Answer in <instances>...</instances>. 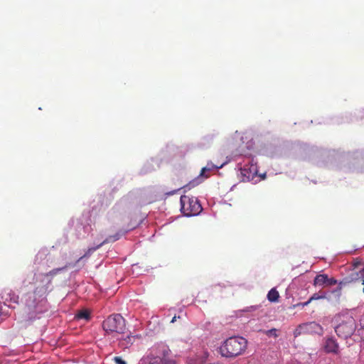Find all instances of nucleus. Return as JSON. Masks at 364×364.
<instances>
[{"label": "nucleus", "instance_id": "f257e3e1", "mask_svg": "<svg viewBox=\"0 0 364 364\" xmlns=\"http://www.w3.org/2000/svg\"><path fill=\"white\" fill-rule=\"evenodd\" d=\"M81 259L73 263L68 258L66 253L51 255L47 249H41L36 254L34 264L50 270L45 274L36 276L33 289L27 292L23 298L25 318L33 321L41 318L48 309L47 295L53 290L52 280L56 277L65 276Z\"/></svg>", "mask_w": 364, "mask_h": 364}, {"label": "nucleus", "instance_id": "f03ea898", "mask_svg": "<svg viewBox=\"0 0 364 364\" xmlns=\"http://www.w3.org/2000/svg\"><path fill=\"white\" fill-rule=\"evenodd\" d=\"M237 136H240L242 144L234 154L235 160L237 161V169L240 172V177L242 181H252L256 183L265 179L266 173L258 174L257 159L254 154V142L252 139L244 141V137L240 133L235 132Z\"/></svg>", "mask_w": 364, "mask_h": 364}, {"label": "nucleus", "instance_id": "7ed1b4c3", "mask_svg": "<svg viewBox=\"0 0 364 364\" xmlns=\"http://www.w3.org/2000/svg\"><path fill=\"white\" fill-rule=\"evenodd\" d=\"M247 340L241 336H232L226 339L220 347L223 357L233 358L242 354L246 349Z\"/></svg>", "mask_w": 364, "mask_h": 364}, {"label": "nucleus", "instance_id": "20e7f679", "mask_svg": "<svg viewBox=\"0 0 364 364\" xmlns=\"http://www.w3.org/2000/svg\"><path fill=\"white\" fill-rule=\"evenodd\" d=\"M170 353L168 346L163 343L153 346L145 355L139 360V364H162L161 355H167Z\"/></svg>", "mask_w": 364, "mask_h": 364}, {"label": "nucleus", "instance_id": "39448f33", "mask_svg": "<svg viewBox=\"0 0 364 364\" xmlns=\"http://www.w3.org/2000/svg\"><path fill=\"white\" fill-rule=\"evenodd\" d=\"M135 228L134 225L126 229V230H120L117 233L112 235H109L106 237L105 239L102 240L103 236L100 235L99 237H97L95 240L97 242V243H94V245L90 247L87 251L85 252V254L80 257V259H83L84 258H88L90 257L92 254H93L96 250H97L99 248H100L102 245L114 242L118 240H119L124 235H125L127 232H128L129 230L134 229Z\"/></svg>", "mask_w": 364, "mask_h": 364}, {"label": "nucleus", "instance_id": "423d86ee", "mask_svg": "<svg viewBox=\"0 0 364 364\" xmlns=\"http://www.w3.org/2000/svg\"><path fill=\"white\" fill-rule=\"evenodd\" d=\"M181 211L186 217L198 215L202 211V206L197 198L181 196L180 198Z\"/></svg>", "mask_w": 364, "mask_h": 364}, {"label": "nucleus", "instance_id": "0eeeda50", "mask_svg": "<svg viewBox=\"0 0 364 364\" xmlns=\"http://www.w3.org/2000/svg\"><path fill=\"white\" fill-rule=\"evenodd\" d=\"M102 328L107 334L124 333L126 328L125 319L118 314L111 315L103 321Z\"/></svg>", "mask_w": 364, "mask_h": 364}, {"label": "nucleus", "instance_id": "6e6552de", "mask_svg": "<svg viewBox=\"0 0 364 364\" xmlns=\"http://www.w3.org/2000/svg\"><path fill=\"white\" fill-rule=\"evenodd\" d=\"M227 162H224L220 165H216L213 164L210 161L208 162L207 165L202 168L200 174L191 180L188 184L183 186L182 188H184L185 191H187L200 185L210 176V171L215 169L217 170L221 168Z\"/></svg>", "mask_w": 364, "mask_h": 364}, {"label": "nucleus", "instance_id": "1a4fd4ad", "mask_svg": "<svg viewBox=\"0 0 364 364\" xmlns=\"http://www.w3.org/2000/svg\"><path fill=\"white\" fill-rule=\"evenodd\" d=\"M355 330V321L351 316H344L343 320L335 327L338 337L346 339L353 335Z\"/></svg>", "mask_w": 364, "mask_h": 364}, {"label": "nucleus", "instance_id": "9d476101", "mask_svg": "<svg viewBox=\"0 0 364 364\" xmlns=\"http://www.w3.org/2000/svg\"><path fill=\"white\" fill-rule=\"evenodd\" d=\"M92 230V228L89 218L82 217L77 220L75 226V234L77 238H85Z\"/></svg>", "mask_w": 364, "mask_h": 364}, {"label": "nucleus", "instance_id": "9b49d317", "mask_svg": "<svg viewBox=\"0 0 364 364\" xmlns=\"http://www.w3.org/2000/svg\"><path fill=\"white\" fill-rule=\"evenodd\" d=\"M338 284V281L333 278L328 277L327 274H318L314 280V285L316 287H331Z\"/></svg>", "mask_w": 364, "mask_h": 364}, {"label": "nucleus", "instance_id": "f8f14e48", "mask_svg": "<svg viewBox=\"0 0 364 364\" xmlns=\"http://www.w3.org/2000/svg\"><path fill=\"white\" fill-rule=\"evenodd\" d=\"M2 299L4 306H6L9 309H14L15 306L13 304H18V296L11 290L5 291L3 293Z\"/></svg>", "mask_w": 364, "mask_h": 364}, {"label": "nucleus", "instance_id": "ddd939ff", "mask_svg": "<svg viewBox=\"0 0 364 364\" xmlns=\"http://www.w3.org/2000/svg\"><path fill=\"white\" fill-rule=\"evenodd\" d=\"M300 328L302 331L310 333L321 334L323 331L322 327L316 322L304 323L300 326Z\"/></svg>", "mask_w": 364, "mask_h": 364}, {"label": "nucleus", "instance_id": "4468645a", "mask_svg": "<svg viewBox=\"0 0 364 364\" xmlns=\"http://www.w3.org/2000/svg\"><path fill=\"white\" fill-rule=\"evenodd\" d=\"M215 137V134H209L205 136H204L200 141L198 143V147L200 149H207L208 148Z\"/></svg>", "mask_w": 364, "mask_h": 364}, {"label": "nucleus", "instance_id": "2eb2a0df", "mask_svg": "<svg viewBox=\"0 0 364 364\" xmlns=\"http://www.w3.org/2000/svg\"><path fill=\"white\" fill-rule=\"evenodd\" d=\"M206 361V355H196L192 357H189L187 360L188 364H205Z\"/></svg>", "mask_w": 364, "mask_h": 364}, {"label": "nucleus", "instance_id": "dca6fc26", "mask_svg": "<svg viewBox=\"0 0 364 364\" xmlns=\"http://www.w3.org/2000/svg\"><path fill=\"white\" fill-rule=\"evenodd\" d=\"M345 284H346V282H338L337 287L335 289L326 292L327 295L328 294H332L333 295V296L335 297V299L336 300H338L341 296V290Z\"/></svg>", "mask_w": 364, "mask_h": 364}, {"label": "nucleus", "instance_id": "f3484780", "mask_svg": "<svg viewBox=\"0 0 364 364\" xmlns=\"http://www.w3.org/2000/svg\"><path fill=\"white\" fill-rule=\"evenodd\" d=\"M325 348L327 352L336 353L338 346L333 338H328L326 342Z\"/></svg>", "mask_w": 364, "mask_h": 364}, {"label": "nucleus", "instance_id": "a211bd4d", "mask_svg": "<svg viewBox=\"0 0 364 364\" xmlns=\"http://www.w3.org/2000/svg\"><path fill=\"white\" fill-rule=\"evenodd\" d=\"M279 296V292L274 288L269 290L267 294V299L271 302L277 301Z\"/></svg>", "mask_w": 364, "mask_h": 364}, {"label": "nucleus", "instance_id": "6ab92c4d", "mask_svg": "<svg viewBox=\"0 0 364 364\" xmlns=\"http://www.w3.org/2000/svg\"><path fill=\"white\" fill-rule=\"evenodd\" d=\"M134 340V336H128L126 338L120 341V346L124 348H127L132 344Z\"/></svg>", "mask_w": 364, "mask_h": 364}, {"label": "nucleus", "instance_id": "aec40b11", "mask_svg": "<svg viewBox=\"0 0 364 364\" xmlns=\"http://www.w3.org/2000/svg\"><path fill=\"white\" fill-rule=\"evenodd\" d=\"M75 318L87 321L90 318V313L87 310H81L76 314Z\"/></svg>", "mask_w": 364, "mask_h": 364}, {"label": "nucleus", "instance_id": "412c9836", "mask_svg": "<svg viewBox=\"0 0 364 364\" xmlns=\"http://www.w3.org/2000/svg\"><path fill=\"white\" fill-rule=\"evenodd\" d=\"M8 307L4 306V304L0 301V321L3 319L2 317H5L8 315Z\"/></svg>", "mask_w": 364, "mask_h": 364}, {"label": "nucleus", "instance_id": "4be33fe9", "mask_svg": "<svg viewBox=\"0 0 364 364\" xmlns=\"http://www.w3.org/2000/svg\"><path fill=\"white\" fill-rule=\"evenodd\" d=\"M327 297V293L326 292H323L321 293V294H317V293H315L310 298V301L311 302L314 300H318V299H325Z\"/></svg>", "mask_w": 364, "mask_h": 364}, {"label": "nucleus", "instance_id": "5701e85b", "mask_svg": "<svg viewBox=\"0 0 364 364\" xmlns=\"http://www.w3.org/2000/svg\"><path fill=\"white\" fill-rule=\"evenodd\" d=\"M168 354L167 355H161L162 358V364H176V361L173 359H170L167 358Z\"/></svg>", "mask_w": 364, "mask_h": 364}, {"label": "nucleus", "instance_id": "b1692460", "mask_svg": "<svg viewBox=\"0 0 364 364\" xmlns=\"http://www.w3.org/2000/svg\"><path fill=\"white\" fill-rule=\"evenodd\" d=\"M276 328H272L266 331V335L268 336H272L277 338L278 336Z\"/></svg>", "mask_w": 364, "mask_h": 364}, {"label": "nucleus", "instance_id": "393cba45", "mask_svg": "<svg viewBox=\"0 0 364 364\" xmlns=\"http://www.w3.org/2000/svg\"><path fill=\"white\" fill-rule=\"evenodd\" d=\"M357 279H364V264L363 267L357 273Z\"/></svg>", "mask_w": 364, "mask_h": 364}, {"label": "nucleus", "instance_id": "a878e982", "mask_svg": "<svg viewBox=\"0 0 364 364\" xmlns=\"http://www.w3.org/2000/svg\"><path fill=\"white\" fill-rule=\"evenodd\" d=\"M113 360L116 364H127L126 361L124 360L121 357H114Z\"/></svg>", "mask_w": 364, "mask_h": 364}, {"label": "nucleus", "instance_id": "bb28decb", "mask_svg": "<svg viewBox=\"0 0 364 364\" xmlns=\"http://www.w3.org/2000/svg\"><path fill=\"white\" fill-rule=\"evenodd\" d=\"M182 188H178L177 189H175L173 191H171L170 192H167L165 194L166 196H172V195H174L175 193H178Z\"/></svg>", "mask_w": 364, "mask_h": 364}, {"label": "nucleus", "instance_id": "cd10ccee", "mask_svg": "<svg viewBox=\"0 0 364 364\" xmlns=\"http://www.w3.org/2000/svg\"><path fill=\"white\" fill-rule=\"evenodd\" d=\"M311 303V301L310 299H309L308 301H305V302H302V303H299L296 305V306H301V307H304L306 306H307L309 304Z\"/></svg>", "mask_w": 364, "mask_h": 364}, {"label": "nucleus", "instance_id": "c85d7f7f", "mask_svg": "<svg viewBox=\"0 0 364 364\" xmlns=\"http://www.w3.org/2000/svg\"><path fill=\"white\" fill-rule=\"evenodd\" d=\"M360 356H361L362 358H364V343L363 344V346H362V349H361V350H360Z\"/></svg>", "mask_w": 364, "mask_h": 364}, {"label": "nucleus", "instance_id": "c756f323", "mask_svg": "<svg viewBox=\"0 0 364 364\" xmlns=\"http://www.w3.org/2000/svg\"><path fill=\"white\" fill-rule=\"evenodd\" d=\"M176 318H177L176 316H174L172 318V319H171V323H174V322L176 321Z\"/></svg>", "mask_w": 364, "mask_h": 364}, {"label": "nucleus", "instance_id": "7c9ffc66", "mask_svg": "<svg viewBox=\"0 0 364 364\" xmlns=\"http://www.w3.org/2000/svg\"><path fill=\"white\" fill-rule=\"evenodd\" d=\"M360 262H356L354 264L355 267H358Z\"/></svg>", "mask_w": 364, "mask_h": 364}]
</instances>
